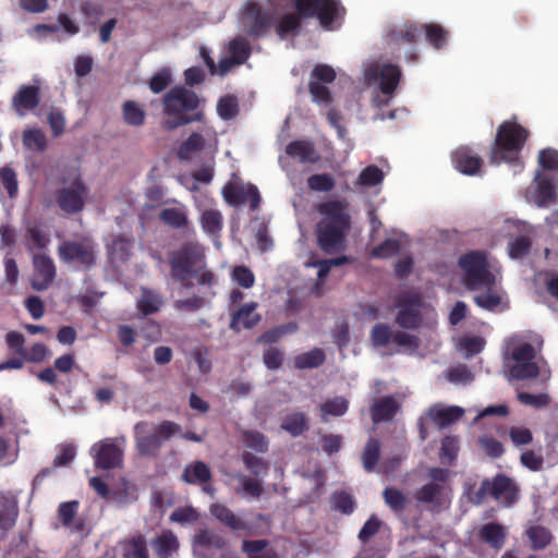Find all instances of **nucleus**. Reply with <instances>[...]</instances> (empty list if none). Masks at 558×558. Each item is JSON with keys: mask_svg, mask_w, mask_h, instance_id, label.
<instances>
[{"mask_svg": "<svg viewBox=\"0 0 558 558\" xmlns=\"http://www.w3.org/2000/svg\"><path fill=\"white\" fill-rule=\"evenodd\" d=\"M178 539L171 532H163L153 543L158 558H169L178 549Z\"/></svg>", "mask_w": 558, "mask_h": 558, "instance_id": "41", "label": "nucleus"}, {"mask_svg": "<svg viewBox=\"0 0 558 558\" xmlns=\"http://www.w3.org/2000/svg\"><path fill=\"white\" fill-rule=\"evenodd\" d=\"M459 265L463 270L464 283L470 289H481L496 282L495 268L482 252H470L461 256Z\"/></svg>", "mask_w": 558, "mask_h": 558, "instance_id": "10", "label": "nucleus"}, {"mask_svg": "<svg viewBox=\"0 0 558 558\" xmlns=\"http://www.w3.org/2000/svg\"><path fill=\"white\" fill-rule=\"evenodd\" d=\"M506 535V527L498 523H487L480 529V537L497 550L504 546Z\"/></svg>", "mask_w": 558, "mask_h": 558, "instance_id": "35", "label": "nucleus"}, {"mask_svg": "<svg viewBox=\"0 0 558 558\" xmlns=\"http://www.w3.org/2000/svg\"><path fill=\"white\" fill-rule=\"evenodd\" d=\"M543 338L537 333L512 336L507 342L505 366L514 379L534 378L543 374L538 354Z\"/></svg>", "mask_w": 558, "mask_h": 558, "instance_id": "3", "label": "nucleus"}, {"mask_svg": "<svg viewBox=\"0 0 558 558\" xmlns=\"http://www.w3.org/2000/svg\"><path fill=\"white\" fill-rule=\"evenodd\" d=\"M307 185L313 191L329 192L335 186V180L327 173L313 174L307 179Z\"/></svg>", "mask_w": 558, "mask_h": 558, "instance_id": "63", "label": "nucleus"}, {"mask_svg": "<svg viewBox=\"0 0 558 558\" xmlns=\"http://www.w3.org/2000/svg\"><path fill=\"white\" fill-rule=\"evenodd\" d=\"M229 53L235 62L242 64L250 57L251 48L244 38L236 37L229 44Z\"/></svg>", "mask_w": 558, "mask_h": 558, "instance_id": "53", "label": "nucleus"}, {"mask_svg": "<svg viewBox=\"0 0 558 558\" xmlns=\"http://www.w3.org/2000/svg\"><path fill=\"white\" fill-rule=\"evenodd\" d=\"M254 185L252 184H227L222 189V195L225 201L232 206H240L246 204L247 197L250 195L251 189Z\"/></svg>", "mask_w": 558, "mask_h": 558, "instance_id": "39", "label": "nucleus"}, {"mask_svg": "<svg viewBox=\"0 0 558 558\" xmlns=\"http://www.w3.org/2000/svg\"><path fill=\"white\" fill-rule=\"evenodd\" d=\"M218 138L216 131L211 126L203 124L181 144L178 156L180 159L189 160L195 154L206 148L216 150Z\"/></svg>", "mask_w": 558, "mask_h": 558, "instance_id": "15", "label": "nucleus"}, {"mask_svg": "<svg viewBox=\"0 0 558 558\" xmlns=\"http://www.w3.org/2000/svg\"><path fill=\"white\" fill-rule=\"evenodd\" d=\"M163 304V296L159 292L145 287L141 288V294L136 300V308L144 316L159 312Z\"/></svg>", "mask_w": 558, "mask_h": 558, "instance_id": "28", "label": "nucleus"}, {"mask_svg": "<svg viewBox=\"0 0 558 558\" xmlns=\"http://www.w3.org/2000/svg\"><path fill=\"white\" fill-rule=\"evenodd\" d=\"M488 492L505 506H510L518 495L515 483L505 475L496 476L492 483L487 480L483 481L478 494L483 496Z\"/></svg>", "mask_w": 558, "mask_h": 558, "instance_id": "20", "label": "nucleus"}, {"mask_svg": "<svg viewBox=\"0 0 558 558\" xmlns=\"http://www.w3.org/2000/svg\"><path fill=\"white\" fill-rule=\"evenodd\" d=\"M445 378L454 385H465L473 380V375L465 365H456L444 373Z\"/></svg>", "mask_w": 558, "mask_h": 558, "instance_id": "52", "label": "nucleus"}, {"mask_svg": "<svg viewBox=\"0 0 558 558\" xmlns=\"http://www.w3.org/2000/svg\"><path fill=\"white\" fill-rule=\"evenodd\" d=\"M272 5L283 2L294 4L299 14L290 13L281 17L277 32L281 38L286 34L294 32L300 25V16H317L320 25L326 29H335L344 15V8L338 0H269Z\"/></svg>", "mask_w": 558, "mask_h": 558, "instance_id": "2", "label": "nucleus"}, {"mask_svg": "<svg viewBox=\"0 0 558 558\" xmlns=\"http://www.w3.org/2000/svg\"><path fill=\"white\" fill-rule=\"evenodd\" d=\"M171 278L182 288L192 289L194 280L199 287L214 288L217 284L215 274L206 268L204 250L199 244L186 243L170 254Z\"/></svg>", "mask_w": 558, "mask_h": 558, "instance_id": "1", "label": "nucleus"}, {"mask_svg": "<svg viewBox=\"0 0 558 558\" xmlns=\"http://www.w3.org/2000/svg\"><path fill=\"white\" fill-rule=\"evenodd\" d=\"M270 23V16L262 12L259 7L252 1L244 4L239 17L241 29L254 36L265 34L269 29Z\"/></svg>", "mask_w": 558, "mask_h": 558, "instance_id": "16", "label": "nucleus"}, {"mask_svg": "<svg viewBox=\"0 0 558 558\" xmlns=\"http://www.w3.org/2000/svg\"><path fill=\"white\" fill-rule=\"evenodd\" d=\"M108 250L112 259L124 262L131 254L132 241L121 235L113 236L108 242Z\"/></svg>", "mask_w": 558, "mask_h": 558, "instance_id": "45", "label": "nucleus"}, {"mask_svg": "<svg viewBox=\"0 0 558 558\" xmlns=\"http://www.w3.org/2000/svg\"><path fill=\"white\" fill-rule=\"evenodd\" d=\"M232 281L243 289H250L255 283L253 271L246 266H235L231 274Z\"/></svg>", "mask_w": 558, "mask_h": 558, "instance_id": "60", "label": "nucleus"}, {"mask_svg": "<svg viewBox=\"0 0 558 558\" xmlns=\"http://www.w3.org/2000/svg\"><path fill=\"white\" fill-rule=\"evenodd\" d=\"M25 246L29 252L45 250L49 242V234L36 223H27L24 236Z\"/></svg>", "mask_w": 558, "mask_h": 558, "instance_id": "31", "label": "nucleus"}, {"mask_svg": "<svg viewBox=\"0 0 558 558\" xmlns=\"http://www.w3.org/2000/svg\"><path fill=\"white\" fill-rule=\"evenodd\" d=\"M485 345V340L477 336L463 337L459 340L458 349L463 352L466 357L480 353Z\"/></svg>", "mask_w": 558, "mask_h": 558, "instance_id": "56", "label": "nucleus"}, {"mask_svg": "<svg viewBox=\"0 0 558 558\" xmlns=\"http://www.w3.org/2000/svg\"><path fill=\"white\" fill-rule=\"evenodd\" d=\"M395 331L385 324H376L371 332V339L375 347H385L392 343Z\"/></svg>", "mask_w": 558, "mask_h": 558, "instance_id": "58", "label": "nucleus"}, {"mask_svg": "<svg viewBox=\"0 0 558 558\" xmlns=\"http://www.w3.org/2000/svg\"><path fill=\"white\" fill-rule=\"evenodd\" d=\"M286 153L288 156L298 159L300 162L314 163L319 159L318 153L315 150L312 143L306 141H295L290 143Z\"/></svg>", "mask_w": 558, "mask_h": 558, "instance_id": "33", "label": "nucleus"}, {"mask_svg": "<svg viewBox=\"0 0 558 558\" xmlns=\"http://www.w3.org/2000/svg\"><path fill=\"white\" fill-rule=\"evenodd\" d=\"M5 192L10 198H14L19 192L15 171L9 166L0 168V193Z\"/></svg>", "mask_w": 558, "mask_h": 558, "instance_id": "48", "label": "nucleus"}, {"mask_svg": "<svg viewBox=\"0 0 558 558\" xmlns=\"http://www.w3.org/2000/svg\"><path fill=\"white\" fill-rule=\"evenodd\" d=\"M400 311L397 315V323L407 329H413L420 326L422 315H433L434 312L422 302L420 296L414 292H404L398 301Z\"/></svg>", "mask_w": 558, "mask_h": 558, "instance_id": "13", "label": "nucleus"}, {"mask_svg": "<svg viewBox=\"0 0 558 558\" xmlns=\"http://www.w3.org/2000/svg\"><path fill=\"white\" fill-rule=\"evenodd\" d=\"M534 549H541L547 546L551 539L550 532L543 526H532L526 531Z\"/></svg>", "mask_w": 558, "mask_h": 558, "instance_id": "59", "label": "nucleus"}, {"mask_svg": "<svg viewBox=\"0 0 558 558\" xmlns=\"http://www.w3.org/2000/svg\"><path fill=\"white\" fill-rule=\"evenodd\" d=\"M159 218L163 223L177 229L185 227L189 222L184 206L165 208L159 213Z\"/></svg>", "mask_w": 558, "mask_h": 558, "instance_id": "43", "label": "nucleus"}, {"mask_svg": "<svg viewBox=\"0 0 558 558\" xmlns=\"http://www.w3.org/2000/svg\"><path fill=\"white\" fill-rule=\"evenodd\" d=\"M180 432V426L172 422H162L151 426L140 422L134 426L136 448L142 456H156L162 441L168 440Z\"/></svg>", "mask_w": 558, "mask_h": 558, "instance_id": "9", "label": "nucleus"}, {"mask_svg": "<svg viewBox=\"0 0 558 558\" xmlns=\"http://www.w3.org/2000/svg\"><path fill=\"white\" fill-rule=\"evenodd\" d=\"M325 353L322 349L315 348L308 352L301 353L294 357V366L299 369L315 368L325 362Z\"/></svg>", "mask_w": 558, "mask_h": 558, "instance_id": "44", "label": "nucleus"}, {"mask_svg": "<svg viewBox=\"0 0 558 558\" xmlns=\"http://www.w3.org/2000/svg\"><path fill=\"white\" fill-rule=\"evenodd\" d=\"M451 160L454 168L463 174L476 175L481 171L482 159L469 147H459L452 155Z\"/></svg>", "mask_w": 558, "mask_h": 558, "instance_id": "23", "label": "nucleus"}, {"mask_svg": "<svg viewBox=\"0 0 558 558\" xmlns=\"http://www.w3.org/2000/svg\"><path fill=\"white\" fill-rule=\"evenodd\" d=\"M336 77L335 70L326 64H318L312 72L310 81V92L313 97V101L327 106L330 100V93L326 84L331 83Z\"/></svg>", "mask_w": 558, "mask_h": 558, "instance_id": "19", "label": "nucleus"}, {"mask_svg": "<svg viewBox=\"0 0 558 558\" xmlns=\"http://www.w3.org/2000/svg\"><path fill=\"white\" fill-rule=\"evenodd\" d=\"M215 292L207 287H201L197 293L187 298L177 299L173 301L172 306L175 311L181 313L196 312L211 303Z\"/></svg>", "mask_w": 558, "mask_h": 558, "instance_id": "24", "label": "nucleus"}, {"mask_svg": "<svg viewBox=\"0 0 558 558\" xmlns=\"http://www.w3.org/2000/svg\"><path fill=\"white\" fill-rule=\"evenodd\" d=\"M60 258L83 268L95 264L96 245L89 238L80 241H66L59 246Z\"/></svg>", "mask_w": 558, "mask_h": 558, "instance_id": "14", "label": "nucleus"}, {"mask_svg": "<svg viewBox=\"0 0 558 558\" xmlns=\"http://www.w3.org/2000/svg\"><path fill=\"white\" fill-rule=\"evenodd\" d=\"M182 478L189 484H205L210 481L211 472L206 463L196 461L185 466Z\"/></svg>", "mask_w": 558, "mask_h": 558, "instance_id": "37", "label": "nucleus"}, {"mask_svg": "<svg viewBox=\"0 0 558 558\" xmlns=\"http://www.w3.org/2000/svg\"><path fill=\"white\" fill-rule=\"evenodd\" d=\"M383 180L384 172L377 166H368L360 173L356 185L372 187L380 184Z\"/></svg>", "mask_w": 558, "mask_h": 558, "instance_id": "50", "label": "nucleus"}, {"mask_svg": "<svg viewBox=\"0 0 558 558\" xmlns=\"http://www.w3.org/2000/svg\"><path fill=\"white\" fill-rule=\"evenodd\" d=\"M465 410L458 405L434 404L427 409L418 420L420 436L422 440L428 437V422L438 428H445L457 422L464 414Z\"/></svg>", "mask_w": 558, "mask_h": 558, "instance_id": "12", "label": "nucleus"}, {"mask_svg": "<svg viewBox=\"0 0 558 558\" xmlns=\"http://www.w3.org/2000/svg\"><path fill=\"white\" fill-rule=\"evenodd\" d=\"M209 510L216 520L234 532L251 530L248 522L238 517L230 508L222 504L215 502L210 506Z\"/></svg>", "mask_w": 558, "mask_h": 558, "instance_id": "26", "label": "nucleus"}, {"mask_svg": "<svg viewBox=\"0 0 558 558\" xmlns=\"http://www.w3.org/2000/svg\"><path fill=\"white\" fill-rule=\"evenodd\" d=\"M527 135V131L515 122H504L496 134L490 162L499 165L501 161L509 163L519 161V154Z\"/></svg>", "mask_w": 558, "mask_h": 558, "instance_id": "7", "label": "nucleus"}, {"mask_svg": "<svg viewBox=\"0 0 558 558\" xmlns=\"http://www.w3.org/2000/svg\"><path fill=\"white\" fill-rule=\"evenodd\" d=\"M238 99L230 95L221 97L217 104V113L223 120L234 118L238 113Z\"/></svg>", "mask_w": 558, "mask_h": 558, "instance_id": "55", "label": "nucleus"}, {"mask_svg": "<svg viewBox=\"0 0 558 558\" xmlns=\"http://www.w3.org/2000/svg\"><path fill=\"white\" fill-rule=\"evenodd\" d=\"M380 453V444L377 439L371 438L365 445L362 460L363 466L367 472L374 470Z\"/></svg>", "mask_w": 558, "mask_h": 558, "instance_id": "49", "label": "nucleus"}, {"mask_svg": "<svg viewBox=\"0 0 558 558\" xmlns=\"http://www.w3.org/2000/svg\"><path fill=\"white\" fill-rule=\"evenodd\" d=\"M23 145L32 151H45L48 145V140L45 132L40 129H26L22 135Z\"/></svg>", "mask_w": 558, "mask_h": 558, "instance_id": "40", "label": "nucleus"}, {"mask_svg": "<svg viewBox=\"0 0 558 558\" xmlns=\"http://www.w3.org/2000/svg\"><path fill=\"white\" fill-rule=\"evenodd\" d=\"M78 506L76 500L62 502L59 505L58 515L62 524L70 527L72 532L83 533L84 523L81 520H75Z\"/></svg>", "mask_w": 558, "mask_h": 558, "instance_id": "32", "label": "nucleus"}, {"mask_svg": "<svg viewBox=\"0 0 558 558\" xmlns=\"http://www.w3.org/2000/svg\"><path fill=\"white\" fill-rule=\"evenodd\" d=\"M194 203L201 213L199 222L202 229L210 235H217L222 229L223 217L221 213L213 206V199L205 193H197L194 195Z\"/></svg>", "mask_w": 558, "mask_h": 558, "instance_id": "17", "label": "nucleus"}, {"mask_svg": "<svg viewBox=\"0 0 558 558\" xmlns=\"http://www.w3.org/2000/svg\"><path fill=\"white\" fill-rule=\"evenodd\" d=\"M509 229H515L517 234H511L508 241V256L511 259L525 258L532 247L534 229L531 225L525 222H509Z\"/></svg>", "mask_w": 558, "mask_h": 558, "instance_id": "18", "label": "nucleus"}, {"mask_svg": "<svg viewBox=\"0 0 558 558\" xmlns=\"http://www.w3.org/2000/svg\"><path fill=\"white\" fill-rule=\"evenodd\" d=\"M486 288L487 291L481 292L474 296L475 303L480 307L488 311L506 308L507 303L504 300V294L496 289H492V286Z\"/></svg>", "mask_w": 558, "mask_h": 558, "instance_id": "36", "label": "nucleus"}, {"mask_svg": "<svg viewBox=\"0 0 558 558\" xmlns=\"http://www.w3.org/2000/svg\"><path fill=\"white\" fill-rule=\"evenodd\" d=\"M243 442L246 447L252 448L259 452H265L268 449V440L259 432H255V430L244 432Z\"/></svg>", "mask_w": 558, "mask_h": 558, "instance_id": "62", "label": "nucleus"}, {"mask_svg": "<svg viewBox=\"0 0 558 558\" xmlns=\"http://www.w3.org/2000/svg\"><path fill=\"white\" fill-rule=\"evenodd\" d=\"M281 428L292 435L300 436L307 428V422L303 413L293 412L287 414L281 422Z\"/></svg>", "mask_w": 558, "mask_h": 558, "instance_id": "47", "label": "nucleus"}, {"mask_svg": "<svg viewBox=\"0 0 558 558\" xmlns=\"http://www.w3.org/2000/svg\"><path fill=\"white\" fill-rule=\"evenodd\" d=\"M122 117L128 125L141 126L144 124L146 113L140 104L128 100L122 106Z\"/></svg>", "mask_w": 558, "mask_h": 558, "instance_id": "42", "label": "nucleus"}, {"mask_svg": "<svg viewBox=\"0 0 558 558\" xmlns=\"http://www.w3.org/2000/svg\"><path fill=\"white\" fill-rule=\"evenodd\" d=\"M529 202L538 207H548L555 202L556 193L553 183L547 178L537 175L535 184L527 191Z\"/></svg>", "mask_w": 558, "mask_h": 558, "instance_id": "25", "label": "nucleus"}, {"mask_svg": "<svg viewBox=\"0 0 558 558\" xmlns=\"http://www.w3.org/2000/svg\"><path fill=\"white\" fill-rule=\"evenodd\" d=\"M414 497L418 502L428 505L433 509L447 502V498L445 497V486L437 483L423 485L415 492Z\"/></svg>", "mask_w": 558, "mask_h": 558, "instance_id": "27", "label": "nucleus"}, {"mask_svg": "<svg viewBox=\"0 0 558 558\" xmlns=\"http://www.w3.org/2000/svg\"><path fill=\"white\" fill-rule=\"evenodd\" d=\"M401 72L392 64L373 62L366 65L364 71L365 83L369 86H378L381 96L375 95L373 102L377 107L387 105L397 88Z\"/></svg>", "mask_w": 558, "mask_h": 558, "instance_id": "8", "label": "nucleus"}, {"mask_svg": "<svg viewBox=\"0 0 558 558\" xmlns=\"http://www.w3.org/2000/svg\"><path fill=\"white\" fill-rule=\"evenodd\" d=\"M236 478L241 485L238 493L241 494L242 497L258 499L262 496L264 492L262 481L242 474L236 475Z\"/></svg>", "mask_w": 558, "mask_h": 558, "instance_id": "46", "label": "nucleus"}, {"mask_svg": "<svg viewBox=\"0 0 558 558\" xmlns=\"http://www.w3.org/2000/svg\"><path fill=\"white\" fill-rule=\"evenodd\" d=\"M349 409V400L344 397H333L326 399L320 405V417L324 422H328L329 417L342 416Z\"/></svg>", "mask_w": 558, "mask_h": 558, "instance_id": "34", "label": "nucleus"}, {"mask_svg": "<svg viewBox=\"0 0 558 558\" xmlns=\"http://www.w3.org/2000/svg\"><path fill=\"white\" fill-rule=\"evenodd\" d=\"M125 558H148L146 542L142 536L130 541L125 546Z\"/></svg>", "mask_w": 558, "mask_h": 558, "instance_id": "64", "label": "nucleus"}, {"mask_svg": "<svg viewBox=\"0 0 558 558\" xmlns=\"http://www.w3.org/2000/svg\"><path fill=\"white\" fill-rule=\"evenodd\" d=\"M267 542L264 539L258 541H244L242 544L243 550L250 558H276L275 554L266 550Z\"/></svg>", "mask_w": 558, "mask_h": 558, "instance_id": "54", "label": "nucleus"}, {"mask_svg": "<svg viewBox=\"0 0 558 558\" xmlns=\"http://www.w3.org/2000/svg\"><path fill=\"white\" fill-rule=\"evenodd\" d=\"M198 104V97L194 92L184 87L172 88L163 97V111L167 114L162 122L163 128L171 131L194 120H201V113L193 118L185 116L187 111L196 109Z\"/></svg>", "mask_w": 558, "mask_h": 558, "instance_id": "5", "label": "nucleus"}, {"mask_svg": "<svg viewBox=\"0 0 558 558\" xmlns=\"http://www.w3.org/2000/svg\"><path fill=\"white\" fill-rule=\"evenodd\" d=\"M257 303L251 302L244 304L232 315L230 327L236 331L242 328H252L259 320V315L256 313Z\"/></svg>", "mask_w": 558, "mask_h": 558, "instance_id": "29", "label": "nucleus"}, {"mask_svg": "<svg viewBox=\"0 0 558 558\" xmlns=\"http://www.w3.org/2000/svg\"><path fill=\"white\" fill-rule=\"evenodd\" d=\"M223 543L222 536L208 530H201L194 537V545L206 549L220 548Z\"/></svg>", "mask_w": 558, "mask_h": 558, "instance_id": "51", "label": "nucleus"}, {"mask_svg": "<svg viewBox=\"0 0 558 558\" xmlns=\"http://www.w3.org/2000/svg\"><path fill=\"white\" fill-rule=\"evenodd\" d=\"M19 508L14 496L0 494V533L10 530L17 518Z\"/></svg>", "mask_w": 558, "mask_h": 558, "instance_id": "30", "label": "nucleus"}, {"mask_svg": "<svg viewBox=\"0 0 558 558\" xmlns=\"http://www.w3.org/2000/svg\"><path fill=\"white\" fill-rule=\"evenodd\" d=\"M459 446L454 437L447 436L441 442L439 459L442 464H451L458 456Z\"/></svg>", "mask_w": 558, "mask_h": 558, "instance_id": "57", "label": "nucleus"}, {"mask_svg": "<svg viewBox=\"0 0 558 558\" xmlns=\"http://www.w3.org/2000/svg\"><path fill=\"white\" fill-rule=\"evenodd\" d=\"M60 187L56 193L58 206L66 214H76L83 210L89 190L82 180L80 169L75 166L61 172Z\"/></svg>", "mask_w": 558, "mask_h": 558, "instance_id": "6", "label": "nucleus"}, {"mask_svg": "<svg viewBox=\"0 0 558 558\" xmlns=\"http://www.w3.org/2000/svg\"><path fill=\"white\" fill-rule=\"evenodd\" d=\"M398 403L392 397H385L373 403L371 408L374 423L390 420L398 411Z\"/></svg>", "mask_w": 558, "mask_h": 558, "instance_id": "38", "label": "nucleus"}, {"mask_svg": "<svg viewBox=\"0 0 558 558\" xmlns=\"http://www.w3.org/2000/svg\"><path fill=\"white\" fill-rule=\"evenodd\" d=\"M33 264L32 287L37 291L48 289L56 277V267L52 259L45 254H34Z\"/></svg>", "mask_w": 558, "mask_h": 558, "instance_id": "21", "label": "nucleus"}, {"mask_svg": "<svg viewBox=\"0 0 558 558\" xmlns=\"http://www.w3.org/2000/svg\"><path fill=\"white\" fill-rule=\"evenodd\" d=\"M407 353H414L418 348L417 339L404 331H395L392 343Z\"/></svg>", "mask_w": 558, "mask_h": 558, "instance_id": "61", "label": "nucleus"}, {"mask_svg": "<svg viewBox=\"0 0 558 558\" xmlns=\"http://www.w3.org/2000/svg\"><path fill=\"white\" fill-rule=\"evenodd\" d=\"M125 437L105 438L94 444L90 454L98 469L110 470L121 466L125 448Z\"/></svg>", "mask_w": 558, "mask_h": 558, "instance_id": "11", "label": "nucleus"}, {"mask_svg": "<svg viewBox=\"0 0 558 558\" xmlns=\"http://www.w3.org/2000/svg\"><path fill=\"white\" fill-rule=\"evenodd\" d=\"M39 100L38 85H23L13 96L11 105L17 116L24 117L38 106Z\"/></svg>", "mask_w": 558, "mask_h": 558, "instance_id": "22", "label": "nucleus"}, {"mask_svg": "<svg viewBox=\"0 0 558 558\" xmlns=\"http://www.w3.org/2000/svg\"><path fill=\"white\" fill-rule=\"evenodd\" d=\"M322 216L316 226L317 240L320 248L331 253L342 248L345 234L350 229L348 203L330 199L317 206Z\"/></svg>", "mask_w": 558, "mask_h": 558, "instance_id": "4", "label": "nucleus"}]
</instances>
